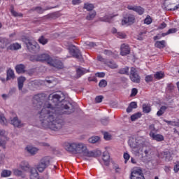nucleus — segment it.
<instances>
[{
  "instance_id": "nucleus-1",
  "label": "nucleus",
  "mask_w": 179,
  "mask_h": 179,
  "mask_svg": "<svg viewBox=\"0 0 179 179\" xmlns=\"http://www.w3.org/2000/svg\"><path fill=\"white\" fill-rule=\"evenodd\" d=\"M53 105L48 101H44V94H38L34 96V105L36 108H41V111L38 114L39 120L44 128H49L52 131H58L62 128V120L61 115L62 114H71L73 113V109H69V105L65 101L61 100L59 94H54L52 96Z\"/></svg>"
},
{
  "instance_id": "nucleus-2",
  "label": "nucleus",
  "mask_w": 179,
  "mask_h": 179,
  "mask_svg": "<svg viewBox=\"0 0 179 179\" xmlns=\"http://www.w3.org/2000/svg\"><path fill=\"white\" fill-rule=\"evenodd\" d=\"M30 60L33 62L39 61L40 62H47L49 65L54 66V68H57V69H62V68H64L62 62L58 59H52L50 57V55L47 54L31 56Z\"/></svg>"
},
{
  "instance_id": "nucleus-3",
  "label": "nucleus",
  "mask_w": 179,
  "mask_h": 179,
  "mask_svg": "<svg viewBox=\"0 0 179 179\" xmlns=\"http://www.w3.org/2000/svg\"><path fill=\"white\" fill-rule=\"evenodd\" d=\"M87 145L80 142H73L67 143L64 148L67 152H71L75 155H83Z\"/></svg>"
},
{
  "instance_id": "nucleus-4",
  "label": "nucleus",
  "mask_w": 179,
  "mask_h": 179,
  "mask_svg": "<svg viewBox=\"0 0 179 179\" xmlns=\"http://www.w3.org/2000/svg\"><path fill=\"white\" fill-rule=\"evenodd\" d=\"M143 142H145V140L142 137H138L137 138L131 137L129 139V145L132 149H138L141 146H143Z\"/></svg>"
},
{
  "instance_id": "nucleus-5",
  "label": "nucleus",
  "mask_w": 179,
  "mask_h": 179,
  "mask_svg": "<svg viewBox=\"0 0 179 179\" xmlns=\"http://www.w3.org/2000/svg\"><path fill=\"white\" fill-rule=\"evenodd\" d=\"M24 43L26 44L27 49L31 52H37L40 50L38 43L34 41H31L27 38H24Z\"/></svg>"
},
{
  "instance_id": "nucleus-6",
  "label": "nucleus",
  "mask_w": 179,
  "mask_h": 179,
  "mask_svg": "<svg viewBox=\"0 0 179 179\" xmlns=\"http://www.w3.org/2000/svg\"><path fill=\"white\" fill-rule=\"evenodd\" d=\"M48 166H50V159L48 157H45L42 158L40 162L37 164L36 169L39 173H43V171L45 170Z\"/></svg>"
},
{
  "instance_id": "nucleus-7",
  "label": "nucleus",
  "mask_w": 179,
  "mask_h": 179,
  "mask_svg": "<svg viewBox=\"0 0 179 179\" xmlns=\"http://www.w3.org/2000/svg\"><path fill=\"white\" fill-rule=\"evenodd\" d=\"M67 47L69 51V54H71L72 57H74V58H80V57H82L80 51L79 49H78V48H76V46L71 43H68Z\"/></svg>"
},
{
  "instance_id": "nucleus-8",
  "label": "nucleus",
  "mask_w": 179,
  "mask_h": 179,
  "mask_svg": "<svg viewBox=\"0 0 179 179\" xmlns=\"http://www.w3.org/2000/svg\"><path fill=\"white\" fill-rule=\"evenodd\" d=\"M129 78L131 82H134V83H139V82H141V77L139 76V74H138V71L135 67L131 68Z\"/></svg>"
},
{
  "instance_id": "nucleus-9",
  "label": "nucleus",
  "mask_w": 179,
  "mask_h": 179,
  "mask_svg": "<svg viewBox=\"0 0 179 179\" xmlns=\"http://www.w3.org/2000/svg\"><path fill=\"white\" fill-rule=\"evenodd\" d=\"M130 179H145L143 172L141 169H133L131 172Z\"/></svg>"
},
{
  "instance_id": "nucleus-10",
  "label": "nucleus",
  "mask_w": 179,
  "mask_h": 179,
  "mask_svg": "<svg viewBox=\"0 0 179 179\" xmlns=\"http://www.w3.org/2000/svg\"><path fill=\"white\" fill-rule=\"evenodd\" d=\"M101 155V151L99 150H95L94 151H89L87 147L85 148V150L83 153V156H85V157H97L98 156Z\"/></svg>"
},
{
  "instance_id": "nucleus-11",
  "label": "nucleus",
  "mask_w": 179,
  "mask_h": 179,
  "mask_svg": "<svg viewBox=\"0 0 179 179\" xmlns=\"http://www.w3.org/2000/svg\"><path fill=\"white\" fill-rule=\"evenodd\" d=\"M135 23V16L132 15H128L123 17L122 20V26H127L129 24H134Z\"/></svg>"
},
{
  "instance_id": "nucleus-12",
  "label": "nucleus",
  "mask_w": 179,
  "mask_h": 179,
  "mask_svg": "<svg viewBox=\"0 0 179 179\" xmlns=\"http://www.w3.org/2000/svg\"><path fill=\"white\" fill-rule=\"evenodd\" d=\"M127 9L129 10H134V12H136L138 15H143L145 13V9L141 6H127Z\"/></svg>"
},
{
  "instance_id": "nucleus-13",
  "label": "nucleus",
  "mask_w": 179,
  "mask_h": 179,
  "mask_svg": "<svg viewBox=\"0 0 179 179\" xmlns=\"http://www.w3.org/2000/svg\"><path fill=\"white\" fill-rule=\"evenodd\" d=\"M129 52H131V48H129V45L125 43L122 44L120 47V55L125 57L126 55H128Z\"/></svg>"
},
{
  "instance_id": "nucleus-14",
  "label": "nucleus",
  "mask_w": 179,
  "mask_h": 179,
  "mask_svg": "<svg viewBox=\"0 0 179 179\" xmlns=\"http://www.w3.org/2000/svg\"><path fill=\"white\" fill-rule=\"evenodd\" d=\"M99 162L102 166H108L110 164V154L108 152H104L102 155V160Z\"/></svg>"
},
{
  "instance_id": "nucleus-15",
  "label": "nucleus",
  "mask_w": 179,
  "mask_h": 179,
  "mask_svg": "<svg viewBox=\"0 0 179 179\" xmlns=\"http://www.w3.org/2000/svg\"><path fill=\"white\" fill-rule=\"evenodd\" d=\"M10 41L8 38L6 37H0V48L1 50H5L8 45L10 44Z\"/></svg>"
},
{
  "instance_id": "nucleus-16",
  "label": "nucleus",
  "mask_w": 179,
  "mask_h": 179,
  "mask_svg": "<svg viewBox=\"0 0 179 179\" xmlns=\"http://www.w3.org/2000/svg\"><path fill=\"white\" fill-rule=\"evenodd\" d=\"M15 78V71L12 70V69H8L6 71V80L8 82V80H13Z\"/></svg>"
},
{
  "instance_id": "nucleus-17",
  "label": "nucleus",
  "mask_w": 179,
  "mask_h": 179,
  "mask_svg": "<svg viewBox=\"0 0 179 179\" xmlns=\"http://www.w3.org/2000/svg\"><path fill=\"white\" fill-rule=\"evenodd\" d=\"M150 138L153 139V141H157V142H162L164 141V136L162 134H156V133L150 134Z\"/></svg>"
},
{
  "instance_id": "nucleus-18",
  "label": "nucleus",
  "mask_w": 179,
  "mask_h": 179,
  "mask_svg": "<svg viewBox=\"0 0 179 179\" xmlns=\"http://www.w3.org/2000/svg\"><path fill=\"white\" fill-rule=\"evenodd\" d=\"M10 124L15 128H20V127H22V122L19 120V118H17V117L10 118Z\"/></svg>"
},
{
  "instance_id": "nucleus-19",
  "label": "nucleus",
  "mask_w": 179,
  "mask_h": 179,
  "mask_svg": "<svg viewBox=\"0 0 179 179\" xmlns=\"http://www.w3.org/2000/svg\"><path fill=\"white\" fill-rule=\"evenodd\" d=\"M20 48H22V45L14 43L7 47V51H17V50H20Z\"/></svg>"
},
{
  "instance_id": "nucleus-20",
  "label": "nucleus",
  "mask_w": 179,
  "mask_h": 179,
  "mask_svg": "<svg viewBox=\"0 0 179 179\" xmlns=\"http://www.w3.org/2000/svg\"><path fill=\"white\" fill-rule=\"evenodd\" d=\"M87 72H89V70L83 67H78L76 69L77 78H80V76L85 75V73H87Z\"/></svg>"
},
{
  "instance_id": "nucleus-21",
  "label": "nucleus",
  "mask_w": 179,
  "mask_h": 179,
  "mask_svg": "<svg viewBox=\"0 0 179 179\" xmlns=\"http://www.w3.org/2000/svg\"><path fill=\"white\" fill-rule=\"evenodd\" d=\"M26 150L30 153V155H36L38 152V148L33 147L31 145H28L26 148Z\"/></svg>"
},
{
  "instance_id": "nucleus-22",
  "label": "nucleus",
  "mask_w": 179,
  "mask_h": 179,
  "mask_svg": "<svg viewBox=\"0 0 179 179\" xmlns=\"http://www.w3.org/2000/svg\"><path fill=\"white\" fill-rule=\"evenodd\" d=\"M30 171H31V174H30L31 179H43V178H40V177L38 176V172H37L36 169L32 168L31 169Z\"/></svg>"
},
{
  "instance_id": "nucleus-23",
  "label": "nucleus",
  "mask_w": 179,
  "mask_h": 179,
  "mask_svg": "<svg viewBox=\"0 0 179 179\" xmlns=\"http://www.w3.org/2000/svg\"><path fill=\"white\" fill-rule=\"evenodd\" d=\"M10 176H12V171L9 170L4 169L1 173V178H6L10 177Z\"/></svg>"
},
{
  "instance_id": "nucleus-24",
  "label": "nucleus",
  "mask_w": 179,
  "mask_h": 179,
  "mask_svg": "<svg viewBox=\"0 0 179 179\" xmlns=\"http://www.w3.org/2000/svg\"><path fill=\"white\" fill-rule=\"evenodd\" d=\"M10 12L11 15L13 16H14V17H22V16H23V14L19 13L15 11L13 6H10Z\"/></svg>"
},
{
  "instance_id": "nucleus-25",
  "label": "nucleus",
  "mask_w": 179,
  "mask_h": 179,
  "mask_svg": "<svg viewBox=\"0 0 179 179\" xmlns=\"http://www.w3.org/2000/svg\"><path fill=\"white\" fill-rule=\"evenodd\" d=\"M3 135H5L4 130L0 129V137L3 136ZM5 145H6V141L5 140H2V138H0V146L5 148Z\"/></svg>"
},
{
  "instance_id": "nucleus-26",
  "label": "nucleus",
  "mask_w": 179,
  "mask_h": 179,
  "mask_svg": "<svg viewBox=\"0 0 179 179\" xmlns=\"http://www.w3.org/2000/svg\"><path fill=\"white\" fill-rule=\"evenodd\" d=\"M155 47L157 48H164L166 47V41H157L155 43Z\"/></svg>"
},
{
  "instance_id": "nucleus-27",
  "label": "nucleus",
  "mask_w": 179,
  "mask_h": 179,
  "mask_svg": "<svg viewBox=\"0 0 179 179\" xmlns=\"http://www.w3.org/2000/svg\"><path fill=\"white\" fill-rule=\"evenodd\" d=\"M15 71L18 75L23 73V64H17L15 66Z\"/></svg>"
},
{
  "instance_id": "nucleus-28",
  "label": "nucleus",
  "mask_w": 179,
  "mask_h": 179,
  "mask_svg": "<svg viewBox=\"0 0 179 179\" xmlns=\"http://www.w3.org/2000/svg\"><path fill=\"white\" fill-rule=\"evenodd\" d=\"M164 122H166L168 125H172V127H179V120L177 121H169V120H164Z\"/></svg>"
},
{
  "instance_id": "nucleus-29",
  "label": "nucleus",
  "mask_w": 179,
  "mask_h": 179,
  "mask_svg": "<svg viewBox=\"0 0 179 179\" xmlns=\"http://www.w3.org/2000/svg\"><path fill=\"white\" fill-rule=\"evenodd\" d=\"M99 141H100V137H99L97 136H94L90 137L88 139V142L90 143H97V142H99Z\"/></svg>"
},
{
  "instance_id": "nucleus-30",
  "label": "nucleus",
  "mask_w": 179,
  "mask_h": 179,
  "mask_svg": "<svg viewBox=\"0 0 179 179\" xmlns=\"http://www.w3.org/2000/svg\"><path fill=\"white\" fill-rule=\"evenodd\" d=\"M121 75H129V67H124L119 70Z\"/></svg>"
},
{
  "instance_id": "nucleus-31",
  "label": "nucleus",
  "mask_w": 179,
  "mask_h": 179,
  "mask_svg": "<svg viewBox=\"0 0 179 179\" xmlns=\"http://www.w3.org/2000/svg\"><path fill=\"white\" fill-rule=\"evenodd\" d=\"M17 85L19 90H22L23 89V76H21L17 78Z\"/></svg>"
},
{
  "instance_id": "nucleus-32",
  "label": "nucleus",
  "mask_w": 179,
  "mask_h": 179,
  "mask_svg": "<svg viewBox=\"0 0 179 179\" xmlns=\"http://www.w3.org/2000/svg\"><path fill=\"white\" fill-rule=\"evenodd\" d=\"M154 77L155 79L159 80V79H163L164 78V73L162 71H158L154 75Z\"/></svg>"
},
{
  "instance_id": "nucleus-33",
  "label": "nucleus",
  "mask_w": 179,
  "mask_h": 179,
  "mask_svg": "<svg viewBox=\"0 0 179 179\" xmlns=\"http://www.w3.org/2000/svg\"><path fill=\"white\" fill-rule=\"evenodd\" d=\"M142 117V113L140 112H138L131 116V121H136L138 118H141Z\"/></svg>"
},
{
  "instance_id": "nucleus-34",
  "label": "nucleus",
  "mask_w": 179,
  "mask_h": 179,
  "mask_svg": "<svg viewBox=\"0 0 179 179\" xmlns=\"http://www.w3.org/2000/svg\"><path fill=\"white\" fill-rule=\"evenodd\" d=\"M166 110H167V107L163 106L160 108V109L159 110V111L157 113V115L158 117H162V115H163L166 111Z\"/></svg>"
},
{
  "instance_id": "nucleus-35",
  "label": "nucleus",
  "mask_w": 179,
  "mask_h": 179,
  "mask_svg": "<svg viewBox=\"0 0 179 179\" xmlns=\"http://www.w3.org/2000/svg\"><path fill=\"white\" fill-rule=\"evenodd\" d=\"M152 22H153L152 17H150V15H147V17L144 20V24H152Z\"/></svg>"
},
{
  "instance_id": "nucleus-36",
  "label": "nucleus",
  "mask_w": 179,
  "mask_h": 179,
  "mask_svg": "<svg viewBox=\"0 0 179 179\" xmlns=\"http://www.w3.org/2000/svg\"><path fill=\"white\" fill-rule=\"evenodd\" d=\"M169 156H170V152H162L159 155V157L161 159H169Z\"/></svg>"
},
{
  "instance_id": "nucleus-37",
  "label": "nucleus",
  "mask_w": 179,
  "mask_h": 179,
  "mask_svg": "<svg viewBox=\"0 0 179 179\" xmlns=\"http://www.w3.org/2000/svg\"><path fill=\"white\" fill-rule=\"evenodd\" d=\"M84 8L87 10H93V9L94 8V6L92 3H85Z\"/></svg>"
},
{
  "instance_id": "nucleus-38",
  "label": "nucleus",
  "mask_w": 179,
  "mask_h": 179,
  "mask_svg": "<svg viewBox=\"0 0 179 179\" xmlns=\"http://www.w3.org/2000/svg\"><path fill=\"white\" fill-rule=\"evenodd\" d=\"M143 111L145 114H148V113H150V111H152V108L148 105H143Z\"/></svg>"
},
{
  "instance_id": "nucleus-39",
  "label": "nucleus",
  "mask_w": 179,
  "mask_h": 179,
  "mask_svg": "<svg viewBox=\"0 0 179 179\" xmlns=\"http://www.w3.org/2000/svg\"><path fill=\"white\" fill-rule=\"evenodd\" d=\"M106 64L108 66H109V68H111L112 69H115L118 68V66L114 62H108Z\"/></svg>"
},
{
  "instance_id": "nucleus-40",
  "label": "nucleus",
  "mask_w": 179,
  "mask_h": 179,
  "mask_svg": "<svg viewBox=\"0 0 179 179\" xmlns=\"http://www.w3.org/2000/svg\"><path fill=\"white\" fill-rule=\"evenodd\" d=\"M38 42L41 43V44H43V45L47 44L48 43V39L44 38V36H41L39 38H38Z\"/></svg>"
},
{
  "instance_id": "nucleus-41",
  "label": "nucleus",
  "mask_w": 179,
  "mask_h": 179,
  "mask_svg": "<svg viewBox=\"0 0 179 179\" xmlns=\"http://www.w3.org/2000/svg\"><path fill=\"white\" fill-rule=\"evenodd\" d=\"M0 124L1 125H6L7 124L6 118L2 114H0Z\"/></svg>"
},
{
  "instance_id": "nucleus-42",
  "label": "nucleus",
  "mask_w": 179,
  "mask_h": 179,
  "mask_svg": "<svg viewBox=\"0 0 179 179\" xmlns=\"http://www.w3.org/2000/svg\"><path fill=\"white\" fill-rule=\"evenodd\" d=\"M96 16V11H92L89 13V15L87 16V20H92V19H94V17Z\"/></svg>"
},
{
  "instance_id": "nucleus-43",
  "label": "nucleus",
  "mask_w": 179,
  "mask_h": 179,
  "mask_svg": "<svg viewBox=\"0 0 179 179\" xmlns=\"http://www.w3.org/2000/svg\"><path fill=\"white\" fill-rule=\"evenodd\" d=\"M85 45L87 48H93V47H96V43H94V42L87 41L85 43Z\"/></svg>"
},
{
  "instance_id": "nucleus-44",
  "label": "nucleus",
  "mask_w": 179,
  "mask_h": 179,
  "mask_svg": "<svg viewBox=\"0 0 179 179\" xmlns=\"http://www.w3.org/2000/svg\"><path fill=\"white\" fill-rule=\"evenodd\" d=\"M103 138L106 141H110V139H112L113 136L108 132H105L103 134Z\"/></svg>"
},
{
  "instance_id": "nucleus-45",
  "label": "nucleus",
  "mask_w": 179,
  "mask_h": 179,
  "mask_svg": "<svg viewBox=\"0 0 179 179\" xmlns=\"http://www.w3.org/2000/svg\"><path fill=\"white\" fill-rule=\"evenodd\" d=\"M116 36L117 38H125L127 37V34L124 32H117L116 34Z\"/></svg>"
},
{
  "instance_id": "nucleus-46",
  "label": "nucleus",
  "mask_w": 179,
  "mask_h": 179,
  "mask_svg": "<svg viewBox=\"0 0 179 179\" xmlns=\"http://www.w3.org/2000/svg\"><path fill=\"white\" fill-rule=\"evenodd\" d=\"M13 173L15 176H17V177H20L23 174V172L21 170L19 169H14Z\"/></svg>"
},
{
  "instance_id": "nucleus-47",
  "label": "nucleus",
  "mask_w": 179,
  "mask_h": 179,
  "mask_svg": "<svg viewBox=\"0 0 179 179\" xmlns=\"http://www.w3.org/2000/svg\"><path fill=\"white\" fill-rule=\"evenodd\" d=\"M99 87H106L107 86V81L106 80H102L99 83Z\"/></svg>"
},
{
  "instance_id": "nucleus-48",
  "label": "nucleus",
  "mask_w": 179,
  "mask_h": 179,
  "mask_svg": "<svg viewBox=\"0 0 179 179\" xmlns=\"http://www.w3.org/2000/svg\"><path fill=\"white\" fill-rule=\"evenodd\" d=\"M174 85L168 84L166 87V90H168L169 92H173V90H174Z\"/></svg>"
},
{
  "instance_id": "nucleus-49",
  "label": "nucleus",
  "mask_w": 179,
  "mask_h": 179,
  "mask_svg": "<svg viewBox=\"0 0 179 179\" xmlns=\"http://www.w3.org/2000/svg\"><path fill=\"white\" fill-rule=\"evenodd\" d=\"M113 16H105L103 18H101L102 22H111V19H112Z\"/></svg>"
},
{
  "instance_id": "nucleus-50",
  "label": "nucleus",
  "mask_w": 179,
  "mask_h": 179,
  "mask_svg": "<svg viewBox=\"0 0 179 179\" xmlns=\"http://www.w3.org/2000/svg\"><path fill=\"white\" fill-rule=\"evenodd\" d=\"M150 129V134L152 133V134H156L157 132V129H156V128H155V126L151 125L149 127Z\"/></svg>"
},
{
  "instance_id": "nucleus-51",
  "label": "nucleus",
  "mask_w": 179,
  "mask_h": 179,
  "mask_svg": "<svg viewBox=\"0 0 179 179\" xmlns=\"http://www.w3.org/2000/svg\"><path fill=\"white\" fill-rule=\"evenodd\" d=\"M123 157L124 159V163H127L128 162V160H129V158L131 157V156L129 155V154L125 152L123 155Z\"/></svg>"
},
{
  "instance_id": "nucleus-52",
  "label": "nucleus",
  "mask_w": 179,
  "mask_h": 179,
  "mask_svg": "<svg viewBox=\"0 0 179 179\" xmlns=\"http://www.w3.org/2000/svg\"><path fill=\"white\" fill-rule=\"evenodd\" d=\"M145 82H152V80H153V76L148 75L145 76Z\"/></svg>"
},
{
  "instance_id": "nucleus-53",
  "label": "nucleus",
  "mask_w": 179,
  "mask_h": 179,
  "mask_svg": "<svg viewBox=\"0 0 179 179\" xmlns=\"http://www.w3.org/2000/svg\"><path fill=\"white\" fill-rule=\"evenodd\" d=\"M136 94H138V90L136 88H133L130 96L131 97H134Z\"/></svg>"
},
{
  "instance_id": "nucleus-54",
  "label": "nucleus",
  "mask_w": 179,
  "mask_h": 179,
  "mask_svg": "<svg viewBox=\"0 0 179 179\" xmlns=\"http://www.w3.org/2000/svg\"><path fill=\"white\" fill-rule=\"evenodd\" d=\"M96 103H101L103 101V96L100 95L95 98Z\"/></svg>"
},
{
  "instance_id": "nucleus-55",
  "label": "nucleus",
  "mask_w": 179,
  "mask_h": 179,
  "mask_svg": "<svg viewBox=\"0 0 179 179\" xmlns=\"http://www.w3.org/2000/svg\"><path fill=\"white\" fill-rule=\"evenodd\" d=\"M173 171L175 173H178L179 171V162L176 163V164L173 167Z\"/></svg>"
},
{
  "instance_id": "nucleus-56",
  "label": "nucleus",
  "mask_w": 179,
  "mask_h": 179,
  "mask_svg": "<svg viewBox=\"0 0 179 179\" xmlns=\"http://www.w3.org/2000/svg\"><path fill=\"white\" fill-rule=\"evenodd\" d=\"M103 54H105V55H109L111 57H114V53H113V52H111L110 50H105L103 52Z\"/></svg>"
},
{
  "instance_id": "nucleus-57",
  "label": "nucleus",
  "mask_w": 179,
  "mask_h": 179,
  "mask_svg": "<svg viewBox=\"0 0 179 179\" xmlns=\"http://www.w3.org/2000/svg\"><path fill=\"white\" fill-rule=\"evenodd\" d=\"M24 170L25 171H28V170H30V165L27 162L24 163Z\"/></svg>"
},
{
  "instance_id": "nucleus-58",
  "label": "nucleus",
  "mask_w": 179,
  "mask_h": 179,
  "mask_svg": "<svg viewBox=\"0 0 179 179\" xmlns=\"http://www.w3.org/2000/svg\"><path fill=\"white\" fill-rule=\"evenodd\" d=\"M177 32V29L176 28H172L169 29V31H167V34H171L173 33H176Z\"/></svg>"
},
{
  "instance_id": "nucleus-59",
  "label": "nucleus",
  "mask_w": 179,
  "mask_h": 179,
  "mask_svg": "<svg viewBox=\"0 0 179 179\" xmlns=\"http://www.w3.org/2000/svg\"><path fill=\"white\" fill-rule=\"evenodd\" d=\"M96 76H97L98 78H104V76H106V73H104L103 72L96 73Z\"/></svg>"
},
{
  "instance_id": "nucleus-60",
  "label": "nucleus",
  "mask_w": 179,
  "mask_h": 179,
  "mask_svg": "<svg viewBox=\"0 0 179 179\" xmlns=\"http://www.w3.org/2000/svg\"><path fill=\"white\" fill-rule=\"evenodd\" d=\"M129 106L133 108H137L138 107V104L136 103V102H131Z\"/></svg>"
},
{
  "instance_id": "nucleus-61",
  "label": "nucleus",
  "mask_w": 179,
  "mask_h": 179,
  "mask_svg": "<svg viewBox=\"0 0 179 179\" xmlns=\"http://www.w3.org/2000/svg\"><path fill=\"white\" fill-rule=\"evenodd\" d=\"M35 10L38 13H43V12H44V10H43V8H41V7H36Z\"/></svg>"
},
{
  "instance_id": "nucleus-62",
  "label": "nucleus",
  "mask_w": 179,
  "mask_h": 179,
  "mask_svg": "<svg viewBox=\"0 0 179 179\" xmlns=\"http://www.w3.org/2000/svg\"><path fill=\"white\" fill-rule=\"evenodd\" d=\"M167 24H166V22H162L159 27V29H165V27H166Z\"/></svg>"
},
{
  "instance_id": "nucleus-63",
  "label": "nucleus",
  "mask_w": 179,
  "mask_h": 179,
  "mask_svg": "<svg viewBox=\"0 0 179 179\" xmlns=\"http://www.w3.org/2000/svg\"><path fill=\"white\" fill-rule=\"evenodd\" d=\"M73 5H78V3H80V0H73Z\"/></svg>"
},
{
  "instance_id": "nucleus-64",
  "label": "nucleus",
  "mask_w": 179,
  "mask_h": 179,
  "mask_svg": "<svg viewBox=\"0 0 179 179\" xmlns=\"http://www.w3.org/2000/svg\"><path fill=\"white\" fill-rule=\"evenodd\" d=\"M132 110H134V108L129 106L127 108V113H131Z\"/></svg>"
}]
</instances>
